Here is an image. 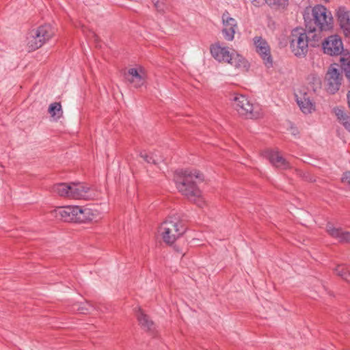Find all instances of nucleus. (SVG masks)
Wrapping results in <instances>:
<instances>
[{"mask_svg": "<svg viewBox=\"0 0 350 350\" xmlns=\"http://www.w3.org/2000/svg\"><path fill=\"white\" fill-rule=\"evenodd\" d=\"M334 272L347 282H350V267L342 265H338L334 269Z\"/></svg>", "mask_w": 350, "mask_h": 350, "instance_id": "393cba45", "label": "nucleus"}, {"mask_svg": "<svg viewBox=\"0 0 350 350\" xmlns=\"http://www.w3.org/2000/svg\"><path fill=\"white\" fill-rule=\"evenodd\" d=\"M54 35V29L50 25L40 26L31 30L27 37V45L29 51H35L47 42Z\"/></svg>", "mask_w": 350, "mask_h": 350, "instance_id": "39448f33", "label": "nucleus"}, {"mask_svg": "<svg viewBox=\"0 0 350 350\" xmlns=\"http://www.w3.org/2000/svg\"><path fill=\"white\" fill-rule=\"evenodd\" d=\"M232 105L237 113L247 119H259L263 116L262 107L252 102L246 96L236 94L232 98Z\"/></svg>", "mask_w": 350, "mask_h": 350, "instance_id": "7ed1b4c3", "label": "nucleus"}, {"mask_svg": "<svg viewBox=\"0 0 350 350\" xmlns=\"http://www.w3.org/2000/svg\"><path fill=\"white\" fill-rule=\"evenodd\" d=\"M154 5L157 9H159V5H158V3H154Z\"/></svg>", "mask_w": 350, "mask_h": 350, "instance_id": "7c9ffc66", "label": "nucleus"}, {"mask_svg": "<svg viewBox=\"0 0 350 350\" xmlns=\"http://www.w3.org/2000/svg\"><path fill=\"white\" fill-rule=\"evenodd\" d=\"M297 103L301 111L305 114L312 113L315 111V104L310 94L304 90H301L295 94Z\"/></svg>", "mask_w": 350, "mask_h": 350, "instance_id": "ddd939ff", "label": "nucleus"}, {"mask_svg": "<svg viewBox=\"0 0 350 350\" xmlns=\"http://www.w3.org/2000/svg\"><path fill=\"white\" fill-rule=\"evenodd\" d=\"M185 231V228L176 215L168 217L160 226L159 233L163 241L173 244Z\"/></svg>", "mask_w": 350, "mask_h": 350, "instance_id": "20e7f679", "label": "nucleus"}, {"mask_svg": "<svg viewBox=\"0 0 350 350\" xmlns=\"http://www.w3.org/2000/svg\"><path fill=\"white\" fill-rule=\"evenodd\" d=\"M336 16L340 29L346 37L350 36V13L344 6L336 10Z\"/></svg>", "mask_w": 350, "mask_h": 350, "instance_id": "f3484780", "label": "nucleus"}, {"mask_svg": "<svg viewBox=\"0 0 350 350\" xmlns=\"http://www.w3.org/2000/svg\"><path fill=\"white\" fill-rule=\"evenodd\" d=\"M223 29L221 30L224 39L227 41H232L237 29V22L235 18L230 16L228 12L226 11L221 16Z\"/></svg>", "mask_w": 350, "mask_h": 350, "instance_id": "f8f14e48", "label": "nucleus"}, {"mask_svg": "<svg viewBox=\"0 0 350 350\" xmlns=\"http://www.w3.org/2000/svg\"><path fill=\"white\" fill-rule=\"evenodd\" d=\"M336 66V64L330 65L325 75L326 90L332 94L339 90L342 81V75Z\"/></svg>", "mask_w": 350, "mask_h": 350, "instance_id": "1a4fd4ad", "label": "nucleus"}, {"mask_svg": "<svg viewBox=\"0 0 350 350\" xmlns=\"http://www.w3.org/2000/svg\"><path fill=\"white\" fill-rule=\"evenodd\" d=\"M71 188L70 199L72 200H94L101 198L99 190L84 183H71Z\"/></svg>", "mask_w": 350, "mask_h": 350, "instance_id": "0eeeda50", "label": "nucleus"}, {"mask_svg": "<svg viewBox=\"0 0 350 350\" xmlns=\"http://www.w3.org/2000/svg\"><path fill=\"white\" fill-rule=\"evenodd\" d=\"M203 180L202 174L196 170H180L176 172L175 183L178 191L198 206H202L204 201L197 183Z\"/></svg>", "mask_w": 350, "mask_h": 350, "instance_id": "f257e3e1", "label": "nucleus"}, {"mask_svg": "<svg viewBox=\"0 0 350 350\" xmlns=\"http://www.w3.org/2000/svg\"><path fill=\"white\" fill-rule=\"evenodd\" d=\"M100 213L96 209L78 206L77 223H87L98 221L100 218Z\"/></svg>", "mask_w": 350, "mask_h": 350, "instance_id": "dca6fc26", "label": "nucleus"}, {"mask_svg": "<svg viewBox=\"0 0 350 350\" xmlns=\"http://www.w3.org/2000/svg\"><path fill=\"white\" fill-rule=\"evenodd\" d=\"M340 62L346 77L350 81V55L349 53L343 54L340 57Z\"/></svg>", "mask_w": 350, "mask_h": 350, "instance_id": "5701e85b", "label": "nucleus"}, {"mask_svg": "<svg viewBox=\"0 0 350 350\" xmlns=\"http://www.w3.org/2000/svg\"><path fill=\"white\" fill-rule=\"evenodd\" d=\"M290 48L292 53L297 57H304L308 50V37L305 29L295 28L290 36Z\"/></svg>", "mask_w": 350, "mask_h": 350, "instance_id": "423d86ee", "label": "nucleus"}, {"mask_svg": "<svg viewBox=\"0 0 350 350\" xmlns=\"http://www.w3.org/2000/svg\"><path fill=\"white\" fill-rule=\"evenodd\" d=\"M78 206H65L55 210L56 217L66 222L77 223Z\"/></svg>", "mask_w": 350, "mask_h": 350, "instance_id": "2eb2a0df", "label": "nucleus"}, {"mask_svg": "<svg viewBox=\"0 0 350 350\" xmlns=\"http://www.w3.org/2000/svg\"><path fill=\"white\" fill-rule=\"evenodd\" d=\"M139 156L148 163L157 164L159 163V159H155L154 156L152 153L148 154L146 152L143 151L140 152Z\"/></svg>", "mask_w": 350, "mask_h": 350, "instance_id": "a878e982", "label": "nucleus"}, {"mask_svg": "<svg viewBox=\"0 0 350 350\" xmlns=\"http://www.w3.org/2000/svg\"><path fill=\"white\" fill-rule=\"evenodd\" d=\"M310 79L312 81L313 83L312 89L314 91H315L317 88L321 86V79L319 77H317L315 75H312L308 78V80Z\"/></svg>", "mask_w": 350, "mask_h": 350, "instance_id": "bb28decb", "label": "nucleus"}, {"mask_svg": "<svg viewBox=\"0 0 350 350\" xmlns=\"http://www.w3.org/2000/svg\"><path fill=\"white\" fill-rule=\"evenodd\" d=\"M265 157H266L269 162L275 167L285 170L290 167V164L288 161L284 159L278 151L268 150L264 153Z\"/></svg>", "mask_w": 350, "mask_h": 350, "instance_id": "a211bd4d", "label": "nucleus"}, {"mask_svg": "<svg viewBox=\"0 0 350 350\" xmlns=\"http://www.w3.org/2000/svg\"><path fill=\"white\" fill-rule=\"evenodd\" d=\"M334 111L339 122L350 132V117L340 109L335 108Z\"/></svg>", "mask_w": 350, "mask_h": 350, "instance_id": "412c9836", "label": "nucleus"}, {"mask_svg": "<svg viewBox=\"0 0 350 350\" xmlns=\"http://www.w3.org/2000/svg\"><path fill=\"white\" fill-rule=\"evenodd\" d=\"M347 101H348L349 107H350V90L348 92V94H347Z\"/></svg>", "mask_w": 350, "mask_h": 350, "instance_id": "c756f323", "label": "nucleus"}, {"mask_svg": "<svg viewBox=\"0 0 350 350\" xmlns=\"http://www.w3.org/2000/svg\"><path fill=\"white\" fill-rule=\"evenodd\" d=\"M253 43L256 52L261 57L265 66L268 68H271L273 66V58L268 42L262 37L256 36L253 38Z\"/></svg>", "mask_w": 350, "mask_h": 350, "instance_id": "9d476101", "label": "nucleus"}, {"mask_svg": "<svg viewBox=\"0 0 350 350\" xmlns=\"http://www.w3.org/2000/svg\"><path fill=\"white\" fill-rule=\"evenodd\" d=\"M211 54L219 62H226L236 68H247V61L241 55L230 52V49L217 42L210 47Z\"/></svg>", "mask_w": 350, "mask_h": 350, "instance_id": "f03ea898", "label": "nucleus"}, {"mask_svg": "<svg viewBox=\"0 0 350 350\" xmlns=\"http://www.w3.org/2000/svg\"><path fill=\"white\" fill-rule=\"evenodd\" d=\"M327 232L333 238L339 242L350 243V232L343 230L341 228H336L332 224H327Z\"/></svg>", "mask_w": 350, "mask_h": 350, "instance_id": "6ab92c4d", "label": "nucleus"}, {"mask_svg": "<svg viewBox=\"0 0 350 350\" xmlns=\"http://www.w3.org/2000/svg\"><path fill=\"white\" fill-rule=\"evenodd\" d=\"M137 319L141 326L146 330H151L154 326L153 322L149 317L139 310Z\"/></svg>", "mask_w": 350, "mask_h": 350, "instance_id": "4be33fe9", "label": "nucleus"}, {"mask_svg": "<svg viewBox=\"0 0 350 350\" xmlns=\"http://www.w3.org/2000/svg\"><path fill=\"white\" fill-rule=\"evenodd\" d=\"M323 52L330 56L341 55L344 51L341 38L337 35L327 37L322 43Z\"/></svg>", "mask_w": 350, "mask_h": 350, "instance_id": "9b49d317", "label": "nucleus"}, {"mask_svg": "<svg viewBox=\"0 0 350 350\" xmlns=\"http://www.w3.org/2000/svg\"><path fill=\"white\" fill-rule=\"evenodd\" d=\"M265 2L271 6H284L287 0H265Z\"/></svg>", "mask_w": 350, "mask_h": 350, "instance_id": "cd10ccee", "label": "nucleus"}, {"mask_svg": "<svg viewBox=\"0 0 350 350\" xmlns=\"http://www.w3.org/2000/svg\"><path fill=\"white\" fill-rule=\"evenodd\" d=\"M52 189L55 194L70 199V191L72 190L71 183H57L53 187Z\"/></svg>", "mask_w": 350, "mask_h": 350, "instance_id": "aec40b11", "label": "nucleus"}, {"mask_svg": "<svg viewBox=\"0 0 350 350\" xmlns=\"http://www.w3.org/2000/svg\"><path fill=\"white\" fill-rule=\"evenodd\" d=\"M312 14L314 24L321 31H327L332 27V14L324 5H315L312 8Z\"/></svg>", "mask_w": 350, "mask_h": 350, "instance_id": "6e6552de", "label": "nucleus"}, {"mask_svg": "<svg viewBox=\"0 0 350 350\" xmlns=\"http://www.w3.org/2000/svg\"><path fill=\"white\" fill-rule=\"evenodd\" d=\"M342 181L344 183H347L350 185V171L346 172L344 173L342 177Z\"/></svg>", "mask_w": 350, "mask_h": 350, "instance_id": "c85d7f7f", "label": "nucleus"}, {"mask_svg": "<svg viewBox=\"0 0 350 350\" xmlns=\"http://www.w3.org/2000/svg\"><path fill=\"white\" fill-rule=\"evenodd\" d=\"M146 72L142 66L131 68L128 70L126 80L135 88L143 86L146 83Z\"/></svg>", "mask_w": 350, "mask_h": 350, "instance_id": "4468645a", "label": "nucleus"}, {"mask_svg": "<svg viewBox=\"0 0 350 350\" xmlns=\"http://www.w3.org/2000/svg\"><path fill=\"white\" fill-rule=\"evenodd\" d=\"M49 113L55 120H59L63 113L61 104L59 103H51L49 107Z\"/></svg>", "mask_w": 350, "mask_h": 350, "instance_id": "b1692460", "label": "nucleus"}]
</instances>
